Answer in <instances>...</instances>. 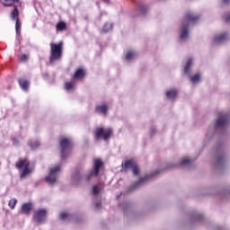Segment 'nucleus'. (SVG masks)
I'll return each instance as SVG.
<instances>
[{
	"label": "nucleus",
	"instance_id": "58836bf2",
	"mask_svg": "<svg viewBox=\"0 0 230 230\" xmlns=\"http://www.w3.org/2000/svg\"><path fill=\"white\" fill-rule=\"evenodd\" d=\"M13 143L15 146H17L19 145V140H17V138H13Z\"/></svg>",
	"mask_w": 230,
	"mask_h": 230
},
{
	"label": "nucleus",
	"instance_id": "49530a36",
	"mask_svg": "<svg viewBox=\"0 0 230 230\" xmlns=\"http://www.w3.org/2000/svg\"><path fill=\"white\" fill-rule=\"evenodd\" d=\"M137 15L134 14L133 17H137Z\"/></svg>",
	"mask_w": 230,
	"mask_h": 230
},
{
	"label": "nucleus",
	"instance_id": "7c9ffc66",
	"mask_svg": "<svg viewBox=\"0 0 230 230\" xmlns=\"http://www.w3.org/2000/svg\"><path fill=\"white\" fill-rule=\"evenodd\" d=\"M28 145L29 146H31L32 150H35L36 148H39L40 146V142L39 141L29 142Z\"/></svg>",
	"mask_w": 230,
	"mask_h": 230
},
{
	"label": "nucleus",
	"instance_id": "37998d69",
	"mask_svg": "<svg viewBox=\"0 0 230 230\" xmlns=\"http://www.w3.org/2000/svg\"><path fill=\"white\" fill-rule=\"evenodd\" d=\"M217 230H225V229L222 228V226H219V227L217 228Z\"/></svg>",
	"mask_w": 230,
	"mask_h": 230
},
{
	"label": "nucleus",
	"instance_id": "9b49d317",
	"mask_svg": "<svg viewBox=\"0 0 230 230\" xmlns=\"http://www.w3.org/2000/svg\"><path fill=\"white\" fill-rule=\"evenodd\" d=\"M123 168L125 170H128L130 169L133 172V175L137 176L139 175V166L137 165V164H136V162L134 160H127L124 164H122Z\"/></svg>",
	"mask_w": 230,
	"mask_h": 230
},
{
	"label": "nucleus",
	"instance_id": "a19ab883",
	"mask_svg": "<svg viewBox=\"0 0 230 230\" xmlns=\"http://www.w3.org/2000/svg\"><path fill=\"white\" fill-rule=\"evenodd\" d=\"M223 3H224L225 4H229L230 0H223Z\"/></svg>",
	"mask_w": 230,
	"mask_h": 230
},
{
	"label": "nucleus",
	"instance_id": "7ed1b4c3",
	"mask_svg": "<svg viewBox=\"0 0 230 230\" xmlns=\"http://www.w3.org/2000/svg\"><path fill=\"white\" fill-rule=\"evenodd\" d=\"M214 166L216 170L222 171L227 166V154L222 143H217L214 148Z\"/></svg>",
	"mask_w": 230,
	"mask_h": 230
},
{
	"label": "nucleus",
	"instance_id": "4be33fe9",
	"mask_svg": "<svg viewBox=\"0 0 230 230\" xmlns=\"http://www.w3.org/2000/svg\"><path fill=\"white\" fill-rule=\"evenodd\" d=\"M134 58H136L135 51L129 50L128 52H127V54L125 56V59L127 60V62H132V60H134Z\"/></svg>",
	"mask_w": 230,
	"mask_h": 230
},
{
	"label": "nucleus",
	"instance_id": "a18cd8bd",
	"mask_svg": "<svg viewBox=\"0 0 230 230\" xmlns=\"http://www.w3.org/2000/svg\"><path fill=\"white\" fill-rule=\"evenodd\" d=\"M14 3H19V0H13Z\"/></svg>",
	"mask_w": 230,
	"mask_h": 230
},
{
	"label": "nucleus",
	"instance_id": "473e14b6",
	"mask_svg": "<svg viewBox=\"0 0 230 230\" xmlns=\"http://www.w3.org/2000/svg\"><path fill=\"white\" fill-rule=\"evenodd\" d=\"M66 22H60L57 24L56 28L58 30V31H64V29L66 28Z\"/></svg>",
	"mask_w": 230,
	"mask_h": 230
},
{
	"label": "nucleus",
	"instance_id": "0eeeda50",
	"mask_svg": "<svg viewBox=\"0 0 230 230\" xmlns=\"http://www.w3.org/2000/svg\"><path fill=\"white\" fill-rule=\"evenodd\" d=\"M61 165L58 164L54 167H50L49 170V175L45 178L47 183L50 186L57 182V179L58 178V173H60Z\"/></svg>",
	"mask_w": 230,
	"mask_h": 230
},
{
	"label": "nucleus",
	"instance_id": "bb28decb",
	"mask_svg": "<svg viewBox=\"0 0 230 230\" xmlns=\"http://www.w3.org/2000/svg\"><path fill=\"white\" fill-rule=\"evenodd\" d=\"M177 96V89H172L166 92V97L169 99L175 98Z\"/></svg>",
	"mask_w": 230,
	"mask_h": 230
},
{
	"label": "nucleus",
	"instance_id": "de8ad7c7",
	"mask_svg": "<svg viewBox=\"0 0 230 230\" xmlns=\"http://www.w3.org/2000/svg\"><path fill=\"white\" fill-rule=\"evenodd\" d=\"M172 166H177V165H172Z\"/></svg>",
	"mask_w": 230,
	"mask_h": 230
},
{
	"label": "nucleus",
	"instance_id": "f257e3e1",
	"mask_svg": "<svg viewBox=\"0 0 230 230\" xmlns=\"http://www.w3.org/2000/svg\"><path fill=\"white\" fill-rule=\"evenodd\" d=\"M103 170V162L102 159H93V165L90 172L82 174L78 170H76L72 174V182L74 184H80V182H87L93 179V177H98L100 172Z\"/></svg>",
	"mask_w": 230,
	"mask_h": 230
},
{
	"label": "nucleus",
	"instance_id": "a878e982",
	"mask_svg": "<svg viewBox=\"0 0 230 230\" xmlns=\"http://www.w3.org/2000/svg\"><path fill=\"white\" fill-rule=\"evenodd\" d=\"M71 217H73V215L67 213V212H61L59 214L60 220H70Z\"/></svg>",
	"mask_w": 230,
	"mask_h": 230
},
{
	"label": "nucleus",
	"instance_id": "c03bdc74",
	"mask_svg": "<svg viewBox=\"0 0 230 230\" xmlns=\"http://www.w3.org/2000/svg\"><path fill=\"white\" fill-rule=\"evenodd\" d=\"M103 3H109V0H102Z\"/></svg>",
	"mask_w": 230,
	"mask_h": 230
},
{
	"label": "nucleus",
	"instance_id": "f3484780",
	"mask_svg": "<svg viewBox=\"0 0 230 230\" xmlns=\"http://www.w3.org/2000/svg\"><path fill=\"white\" fill-rule=\"evenodd\" d=\"M95 111L97 114H102V116H105L109 111V106H107L105 103L100 104L96 106Z\"/></svg>",
	"mask_w": 230,
	"mask_h": 230
},
{
	"label": "nucleus",
	"instance_id": "a211bd4d",
	"mask_svg": "<svg viewBox=\"0 0 230 230\" xmlns=\"http://www.w3.org/2000/svg\"><path fill=\"white\" fill-rule=\"evenodd\" d=\"M193 66V59L189 58L184 67V73L187 76H191V67Z\"/></svg>",
	"mask_w": 230,
	"mask_h": 230
},
{
	"label": "nucleus",
	"instance_id": "e433bc0d",
	"mask_svg": "<svg viewBox=\"0 0 230 230\" xmlns=\"http://www.w3.org/2000/svg\"><path fill=\"white\" fill-rule=\"evenodd\" d=\"M26 60H28V56L26 54H22L21 56V61L22 62H26Z\"/></svg>",
	"mask_w": 230,
	"mask_h": 230
},
{
	"label": "nucleus",
	"instance_id": "423d86ee",
	"mask_svg": "<svg viewBox=\"0 0 230 230\" xmlns=\"http://www.w3.org/2000/svg\"><path fill=\"white\" fill-rule=\"evenodd\" d=\"M157 173H159V171H155L151 174H146V176L140 178L138 181H137L128 188V191L130 193L132 191L139 190V188H143V186H145V184L148 182V180L152 179V177H154L155 175H157Z\"/></svg>",
	"mask_w": 230,
	"mask_h": 230
},
{
	"label": "nucleus",
	"instance_id": "4468645a",
	"mask_svg": "<svg viewBox=\"0 0 230 230\" xmlns=\"http://www.w3.org/2000/svg\"><path fill=\"white\" fill-rule=\"evenodd\" d=\"M193 163H195V159L193 158H183L178 164V166H181V168H193Z\"/></svg>",
	"mask_w": 230,
	"mask_h": 230
},
{
	"label": "nucleus",
	"instance_id": "2eb2a0df",
	"mask_svg": "<svg viewBox=\"0 0 230 230\" xmlns=\"http://www.w3.org/2000/svg\"><path fill=\"white\" fill-rule=\"evenodd\" d=\"M32 209H33V204H31V202L23 203L22 205L20 213H22V215H29Z\"/></svg>",
	"mask_w": 230,
	"mask_h": 230
},
{
	"label": "nucleus",
	"instance_id": "c85d7f7f",
	"mask_svg": "<svg viewBox=\"0 0 230 230\" xmlns=\"http://www.w3.org/2000/svg\"><path fill=\"white\" fill-rule=\"evenodd\" d=\"M190 82L192 84H199V82H200V74H195L194 75L190 76Z\"/></svg>",
	"mask_w": 230,
	"mask_h": 230
},
{
	"label": "nucleus",
	"instance_id": "b1692460",
	"mask_svg": "<svg viewBox=\"0 0 230 230\" xmlns=\"http://www.w3.org/2000/svg\"><path fill=\"white\" fill-rule=\"evenodd\" d=\"M137 7L139 9L141 15H145L148 12V6L143 4L142 3H139L137 4Z\"/></svg>",
	"mask_w": 230,
	"mask_h": 230
},
{
	"label": "nucleus",
	"instance_id": "393cba45",
	"mask_svg": "<svg viewBox=\"0 0 230 230\" xmlns=\"http://www.w3.org/2000/svg\"><path fill=\"white\" fill-rule=\"evenodd\" d=\"M65 89H66V91H74V89H75V79H73L71 82L65 83Z\"/></svg>",
	"mask_w": 230,
	"mask_h": 230
},
{
	"label": "nucleus",
	"instance_id": "c9c22d12",
	"mask_svg": "<svg viewBox=\"0 0 230 230\" xmlns=\"http://www.w3.org/2000/svg\"><path fill=\"white\" fill-rule=\"evenodd\" d=\"M93 206H94L96 211H100V209H102V202L101 201H94Z\"/></svg>",
	"mask_w": 230,
	"mask_h": 230
},
{
	"label": "nucleus",
	"instance_id": "cd10ccee",
	"mask_svg": "<svg viewBox=\"0 0 230 230\" xmlns=\"http://www.w3.org/2000/svg\"><path fill=\"white\" fill-rule=\"evenodd\" d=\"M112 31V23H105L103 28H102V31L103 33H109V31Z\"/></svg>",
	"mask_w": 230,
	"mask_h": 230
},
{
	"label": "nucleus",
	"instance_id": "2f4dec72",
	"mask_svg": "<svg viewBox=\"0 0 230 230\" xmlns=\"http://www.w3.org/2000/svg\"><path fill=\"white\" fill-rule=\"evenodd\" d=\"M15 31L16 35H21V22L19 21V18L16 19Z\"/></svg>",
	"mask_w": 230,
	"mask_h": 230
},
{
	"label": "nucleus",
	"instance_id": "79ce46f5",
	"mask_svg": "<svg viewBox=\"0 0 230 230\" xmlns=\"http://www.w3.org/2000/svg\"><path fill=\"white\" fill-rule=\"evenodd\" d=\"M44 78H48V74L43 75Z\"/></svg>",
	"mask_w": 230,
	"mask_h": 230
},
{
	"label": "nucleus",
	"instance_id": "4c0bfd02",
	"mask_svg": "<svg viewBox=\"0 0 230 230\" xmlns=\"http://www.w3.org/2000/svg\"><path fill=\"white\" fill-rule=\"evenodd\" d=\"M157 132V129H155V127H151L150 128V135L154 136Z\"/></svg>",
	"mask_w": 230,
	"mask_h": 230
},
{
	"label": "nucleus",
	"instance_id": "f8f14e48",
	"mask_svg": "<svg viewBox=\"0 0 230 230\" xmlns=\"http://www.w3.org/2000/svg\"><path fill=\"white\" fill-rule=\"evenodd\" d=\"M47 211L44 208H41L35 212L33 219L37 224H42L44 222V218L46 217Z\"/></svg>",
	"mask_w": 230,
	"mask_h": 230
},
{
	"label": "nucleus",
	"instance_id": "f704fd0d",
	"mask_svg": "<svg viewBox=\"0 0 230 230\" xmlns=\"http://www.w3.org/2000/svg\"><path fill=\"white\" fill-rule=\"evenodd\" d=\"M17 204V199H12L9 201V208L15 209V205Z\"/></svg>",
	"mask_w": 230,
	"mask_h": 230
},
{
	"label": "nucleus",
	"instance_id": "6ab92c4d",
	"mask_svg": "<svg viewBox=\"0 0 230 230\" xmlns=\"http://www.w3.org/2000/svg\"><path fill=\"white\" fill-rule=\"evenodd\" d=\"M120 208H122L124 213L126 215H128V213H133L132 212V204H130V202L128 201H125L124 203L120 204Z\"/></svg>",
	"mask_w": 230,
	"mask_h": 230
},
{
	"label": "nucleus",
	"instance_id": "72a5a7b5",
	"mask_svg": "<svg viewBox=\"0 0 230 230\" xmlns=\"http://www.w3.org/2000/svg\"><path fill=\"white\" fill-rule=\"evenodd\" d=\"M17 17H19V9H17V6H14V9L11 13V19H17Z\"/></svg>",
	"mask_w": 230,
	"mask_h": 230
},
{
	"label": "nucleus",
	"instance_id": "6e6552de",
	"mask_svg": "<svg viewBox=\"0 0 230 230\" xmlns=\"http://www.w3.org/2000/svg\"><path fill=\"white\" fill-rule=\"evenodd\" d=\"M94 136L96 141H100V139H103L107 141L112 136V129L111 128H96L94 131Z\"/></svg>",
	"mask_w": 230,
	"mask_h": 230
},
{
	"label": "nucleus",
	"instance_id": "f03ea898",
	"mask_svg": "<svg viewBox=\"0 0 230 230\" xmlns=\"http://www.w3.org/2000/svg\"><path fill=\"white\" fill-rule=\"evenodd\" d=\"M200 19V15L195 14L193 12H188L181 22L180 29V40L185 42L190 37V27L195 24Z\"/></svg>",
	"mask_w": 230,
	"mask_h": 230
},
{
	"label": "nucleus",
	"instance_id": "ea45409f",
	"mask_svg": "<svg viewBox=\"0 0 230 230\" xmlns=\"http://www.w3.org/2000/svg\"><path fill=\"white\" fill-rule=\"evenodd\" d=\"M226 22H230V14L225 19Z\"/></svg>",
	"mask_w": 230,
	"mask_h": 230
},
{
	"label": "nucleus",
	"instance_id": "aec40b11",
	"mask_svg": "<svg viewBox=\"0 0 230 230\" xmlns=\"http://www.w3.org/2000/svg\"><path fill=\"white\" fill-rule=\"evenodd\" d=\"M18 84L23 91H28V87L30 86L28 80L20 78L18 79Z\"/></svg>",
	"mask_w": 230,
	"mask_h": 230
},
{
	"label": "nucleus",
	"instance_id": "5701e85b",
	"mask_svg": "<svg viewBox=\"0 0 230 230\" xmlns=\"http://www.w3.org/2000/svg\"><path fill=\"white\" fill-rule=\"evenodd\" d=\"M102 190H103V187L102 185H94L92 190V193L93 195L97 197V195H100V193H102Z\"/></svg>",
	"mask_w": 230,
	"mask_h": 230
},
{
	"label": "nucleus",
	"instance_id": "ddd939ff",
	"mask_svg": "<svg viewBox=\"0 0 230 230\" xmlns=\"http://www.w3.org/2000/svg\"><path fill=\"white\" fill-rule=\"evenodd\" d=\"M227 40H229V34H227V32H225L220 35L215 36L213 42L214 44H224V42H227Z\"/></svg>",
	"mask_w": 230,
	"mask_h": 230
},
{
	"label": "nucleus",
	"instance_id": "9d476101",
	"mask_svg": "<svg viewBox=\"0 0 230 230\" xmlns=\"http://www.w3.org/2000/svg\"><path fill=\"white\" fill-rule=\"evenodd\" d=\"M16 168L21 170V178L24 179L30 173V162L28 160H21L16 164Z\"/></svg>",
	"mask_w": 230,
	"mask_h": 230
},
{
	"label": "nucleus",
	"instance_id": "1a4fd4ad",
	"mask_svg": "<svg viewBox=\"0 0 230 230\" xmlns=\"http://www.w3.org/2000/svg\"><path fill=\"white\" fill-rule=\"evenodd\" d=\"M71 146V140L69 138H61L59 141V147L61 150V159H66L69 155V148Z\"/></svg>",
	"mask_w": 230,
	"mask_h": 230
},
{
	"label": "nucleus",
	"instance_id": "c756f323",
	"mask_svg": "<svg viewBox=\"0 0 230 230\" xmlns=\"http://www.w3.org/2000/svg\"><path fill=\"white\" fill-rule=\"evenodd\" d=\"M0 3L4 4V6H13L15 4L13 0H0Z\"/></svg>",
	"mask_w": 230,
	"mask_h": 230
},
{
	"label": "nucleus",
	"instance_id": "dca6fc26",
	"mask_svg": "<svg viewBox=\"0 0 230 230\" xmlns=\"http://www.w3.org/2000/svg\"><path fill=\"white\" fill-rule=\"evenodd\" d=\"M195 222H199V224H204V222H206V218H204V216L199 213H194L190 217V223L195 224Z\"/></svg>",
	"mask_w": 230,
	"mask_h": 230
},
{
	"label": "nucleus",
	"instance_id": "412c9836",
	"mask_svg": "<svg viewBox=\"0 0 230 230\" xmlns=\"http://www.w3.org/2000/svg\"><path fill=\"white\" fill-rule=\"evenodd\" d=\"M84 75L85 73L84 70L82 68H78L73 76V80H80V78H84Z\"/></svg>",
	"mask_w": 230,
	"mask_h": 230
},
{
	"label": "nucleus",
	"instance_id": "20e7f679",
	"mask_svg": "<svg viewBox=\"0 0 230 230\" xmlns=\"http://www.w3.org/2000/svg\"><path fill=\"white\" fill-rule=\"evenodd\" d=\"M230 125V113L227 111H220L214 125L215 132H224Z\"/></svg>",
	"mask_w": 230,
	"mask_h": 230
},
{
	"label": "nucleus",
	"instance_id": "39448f33",
	"mask_svg": "<svg viewBox=\"0 0 230 230\" xmlns=\"http://www.w3.org/2000/svg\"><path fill=\"white\" fill-rule=\"evenodd\" d=\"M64 43H50V55H49V64L50 66L55 64L57 60L62 58Z\"/></svg>",
	"mask_w": 230,
	"mask_h": 230
}]
</instances>
